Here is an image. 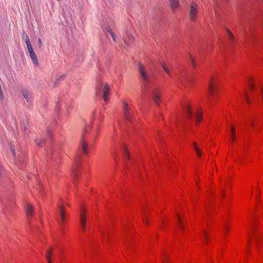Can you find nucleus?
Wrapping results in <instances>:
<instances>
[{"mask_svg": "<svg viewBox=\"0 0 263 263\" xmlns=\"http://www.w3.org/2000/svg\"><path fill=\"white\" fill-rule=\"evenodd\" d=\"M110 91V87L106 82H100L97 86V94H100L105 102L109 101Z\"/></svg>", "mask_w": 263, "mask_h": 263, "instance_id": "nucleus-1", "label": "nucleus"}, {"mask_svg": "<svg viewBox=\"0 0 263 263\" xmlns=\"http://www.w3.org/2000/svg\"><path fill=\"white\" fill-rule=\"evenodd\" d=\"M198 6L197 3L193 2L189 7V18L192 22L197 20L198 15Z\"/></svg>", "mask_w": 263, "mask_h": 263, "instance_id": "nucleus-2", "label": "nucleus"}, {"mask_svg": "<svg viewBox=\"0 0 263 263\" xmlns=\"http://www.w3.org/2000/svg\"><path fill=\"white\" fill-rule=\"evenodd\" d=\"M86 219H87V213L85 208L82 206L80 210V226L81 229L82 231L84 232L86 230Z\"/></svg>", "mask_w": 263, "mask_h": 263, "instance_id": "nucleus-3", "label": "nucleus"}, {"mask_svg": "<svg viewBox=\"0 0 263 263\" xmlns=\"http://www.w3.org/2000/svg\"><path fill=\"white\" fill-rule=\"evenodd\" d=\"M81 167V158L79 155L77 156L75 161L72 167V172L74 176V179H76L79 175Z\"/></svg>", "mask_w": 263, "mask_h": 263, "instance_id": "nucleus-4", "label": "nucleus"}, {"mask_svg": "<svg viewBox=\"0 0 263 263\" xmlns=\"http://www.w3.org/2000/svg\"><path fill=\"white\" fill-rule=\"evenodd\" d=\"M218 88L217 82L212 79L209 85V95L211 97L217 96V89Z\"/></svg>", "mask_w": 263, "mask_h": 263, "instance_id": "nucleus-5", "label": "nucleus"}, {"mask_svg": "<svg viewBox=\"0 0 263 263\" xmlns=\"http://www.w3.org/2000/svg\"><path fill=\"white\" fill-rule=\"evenodd\" d=\"M58 213L60 217L61 223H63L66 220V216L65 213L64 205L63 202H61L58 206Z\"/></svg>", "mask_w": 263, "mask_h": 263, "instance_id": "nucleus-6", "label": "nucleus"}, {"mask_svg": "<svg viewBox=\"0 0 263 263\" xmlns=\"http://www.w3.org/2000/svg\"><path fill=\"white\" fill-rule=\"evenodd\" d=\"M161 93L159 89H155L153 93V99L157 105H159L161 103Z\"/></svg>", "mask_w": 263, "mask_h": 263, "instance_id": "nucleus-7", "label": "nucleus"}, {"mask_svg": "<svg viewBox=\"0 0 263 263\" xmlns=\"http://www.w3.org/2000/svg\"><path fill=\"white\" fill-rule=\"evenodd\" d=\"M79 150L84 154L86 155L88 152V143L85 139H82L81 141Z\"/></svg>", "mask_w": 263, "mask_h": 263, "instance_id": "nucleus-8", "label": "nucleus"}, {"mask_svg": "<svg viewBox=\"0 0 263 263\" xmlns=\"http://www.w3.org/2000/svg\"><path fill=\"white\" fill-rule=\"evenodd\" d=\"M185 112L186 114L187 118L189 119H192L194 117V111L192 110V107L190 103H187L185 107Z\"/></svg>", "mask_w": 263, "mask_h": 263, "instance_id": "nucleus-9", "label": "nucleus"}, {"mask_svg": "<svg viewBox=\"0 0 263 263\" xmlns=\"http://www.w3.org/2000/svg\"><path fill=\"white\" fill-rule=\"evenodd\" d=\"M202 120V111L201 108H197L195 112V124L198 125Z\"/></svg>", "mask_w": 263, "mask_h": 263, "instance_id": "nucleus-10", "label": "nucleus"}, {"mask_svg": "<svg viewBox=\"0 0 263 263\" xmlns=\"http://www.w3.org/2000/svg\"><path fill=\"white\" fill-rule=\"evenodd\" d=\"M138 68L140 73L142 79L144 80H147L148 78V76L146 73V69L144 68V67L142 65L139 64Z\"/></svg>", "mask_w": 263, "mask_h": 263, "instance_id": "nucleus-11", "label": "nucleus"}, {"mask_svg": "<svg viewBox=\"0 0 263 263\" xmlns=\"http://www.w3.org/2000/svg\"><path fill=\"white\" fill-rule=\"evenodd\" d=\"M252 194H254L256 200L257 202H260V196H259V189L257 185L256 186H253L252 190Z\"/></svg>", "mask_w": 263, "mask_h": 263, "instance_id": "nucleus-12", "label": "nucleus"}, {"mask_svg": "<svg viewBox=\"0 0 263 263\" xmlns=\"http://www.w3.org/2000/svg\"><path fill=\"white\" fill-rule=\"evenodd\" d=\"M200 238L203 243L206 244L208 243L209 240V234L206 230H203Z\"/></svg>", "mask_w": 263, "mask_h": 263, "instance_id": "nucleus-13", "label": "nucleus"}, {"mask_svg": "<svg viewBox=\"0 0 263 263\" xmlns=\"http://www.w3.org/2000/svg\"><path fill=\"white\" fill-rule=\"evenodd\" d=\"M176 216L179 227L181 229L183 230L184 229V226L181 214L179 212H177L176 213Z\"/></svg>", "mask_w": 263, "mask_h": 263, "instance_id": "nucleus-14", "label": "nucleus"}, {"mask_svg": "<svg viewBox=\"0 0 263 263\" xmlns=\"http://www.w3.org/2000/svg\"><path fill=\"white\" fill-rule=\"evenodd\" d=\"M25 42H26V46L27 47V49H28L29 53L33 52H34L33 49L31 46V43L30 42V40H29V39L28 35H26Z\"/></svg>", "mask_w": 263, "mask_h": 263, "instance_id": "nucleus-15", "label": "nucleus"}, {"mask_svg": "<svg viewBox=\"0 0 263 263\" xmlns=\"http://www.w3.org/2000/svg\"><path fill=\"white\" fill-rule=\"evenodd\" d=\"M230 139L232 142H234L235 140V128L234 126H232L231 127V131L230 133Z\"/></svg>", "mask_w": 263, "mask_h": 263, "instance_id": "nucleus-16", "label": "nucleus"}, {"mask_svg": "<svg viewBox=\"0 0 263 263\" xmlns=\"http://www.w3.org/2000/svg\"><path fill=\"white\" fill-rule=\"evenodd\" d=\"M226 33L229 41L231 42H234V35L229 29L226 30Z\"/></svg>", "mask_w": 263, "mask_h": 263, "instance_id": "nucleus-17", "label": "nucleus"}, {"mask_svg": "<svg viewBox=\"0 0 263 263\" xmlns=\"http://www.w3.org/2000/svg\"><path fill=\"white\" fill-rule=\"evenodd\" d=\"M33 210L32 206L30 204H28L26 209L27 216L28 217L31 216L33 214Z\"/></svg>", "mask_w": 263, "mask_h": 263, "instance_id": "nucleus-18", "label": "nucleus"}, {"mask_svg": "<svg viewBox=\"0 0 263 263\" xmlns=\"http://www.w3.org/2000/svg\"><path fill=\"white\" fill-rule=\"evenodd\" d=\"M170 5L172 9L174 10L179 7V3L178 0H170Z\"/></svg>", "mask_w": 263, "mask_h": 263, "instance_id": "nucleus-19", "label": "nucleus"}, {"mask_svg": "<svg viewBox=\"0 0 263 263\" xmlns=\"http://www.w3.org/2000/svg\"><path fill=\"white\" fill-rule=\"evenodd\" d=\"M194 149L197 154V156L198 158H200L201 156V152L196 142H194L193 144Z\"/></svg>", "mask_w": 263, "mask_h": 263, "instance_id": "nucleus-20", "label": "nucleus"}, {"mask_svg": "<svg viewBox=\"0 0 263 263\" xmlns=\"http://www.w3.org/2000/svg\"><path fill=\"white\" fill-rule=\"evenodd\" d=\"M53 249L52 247H50L46 251V260H51Z\"/></svg>", "mask_w": 263, "mask_h": 263, "instance_id": "nucleus-21", "label": "nucleus"}, {"mask_svg": "<svg viewBox=\"0 0 263 263\" xmlns=\"http://www.w3.org/2000/svg\"><path fill=\"white\" fill-rule=\"evenodd\" d=\"M248 85L251 90H253L255 87V81L253 78H249L248 80Z\"/></svg>", "mask_w": 263, "mask_h": 263, "instance_id": "nucleus-22", "label": "nucleus"}, {"mask_svg": "<svg viewBox=\"0 0 263 263\" xmlns=\"http://www.w3.org/2000/svg\"><path fill=\"white\" fill-rule=\"evenodd\" d=\"M29 55H30V57L32 62H33V63L34 64H35L36 65H38V60H37V59L36 58V56L35 53L34 52L30 53H29Z\"/></svg>", "mask_w": 263, "mask_h": 263, "instance_id": "nucleus-23", "label": "nucleus"}, {"mask_svg": "<svg viewBox=\"0 0 263 263\" xmlns=\"http://www.w3.org/2000/svg\"><path fill=\"white\" fill-rule=\"evenodd\" d=\"M162 67L163 68V69H164V70L167 74H170L171 67H170V66H167L165 63H163L162 64Z\"/></svg>", "mask_w": 263, "mask_h": 263, "instance_id": "nucleus-24", "label": "nucleus"}, {"mask_svg": "<svg viewBox=\"0 0 263 263\" xmlns=\"http://www.w3.org/2000/svg\"><path fill=\"white\" fill-rule=\"evenodd\" d=\"M23 94L24 97V98L27 99V100L28 101L29 99L31 98V95L29 93V92L27 90H24L23 91Z\"/></svg>", "mask_w": 263, "mask_h": 263, "instance_id": "nucleus-25", "label": "nucleus"}, {"mask_svg": "<svg viewBox=\"0 0 263 263\" xmlns=\"http://www.w3.org/2000/svg\"><path fill=\"white\" fill-rule=\"evenodd\" d=\"M122 106L124 114L126 115L128 112V104L127 102L125 101H123L122 103Z\"/></svg>", "mask_w": 263, "mask_h": 263, "instance_id": "nucleus-26", "label": "nucleus"}, {"mask_svg": "<svg viewBox=\"0 0 263 263\" xmlns=\"http://www.w3.org/2000/svg\"><path fill=\"white\" fill-rule=\"evenodd\" d=\"M123 151L125 153V155L127 156V158L129 159V152L128 151V149H127V146L126 145V144H124L123 145Z\"/></svg>", "mask_w": 263, "mask_h": 263, "instance_id": "nucleus-27", "label": "nucleus"}, {"mask_svg": "<svg viewBox=\"0 0 263 263\" xmlns=\"http://www.w3.org/2000/svg\"><path fill=\"white\" fill-rule=\"evenodd\" d=\"M107 31L110 33V34L111 35L112 39L114 41H116V36L113 32V31L110 29V28H108L107 29Z\"/></svg>", "mask_w": 263, "mask_h": 263, "instance_id": "nucleus-28", "label": "nucleus"}, {"mask_svg": "<svg viewBox=\"0 0 263 263\" xmlns=\"http://www.w3.org/2000/svg\"><path fill=\"white\" fill-rule=\"evenodd\" d=\"M190 60L192 65L194 66L195 65V60L194 58L191 55H190Z\"/></svg>", "mask_w": 263, "mask_h": 263, "instance_id": "nucleus-29", "label": "nucleus"}, {"mask_svg": "<svg viewBox=\"0 0 263 263\" xmlns=\"http://www.w3.org/2000/svg\"><path fill=\"white\" fill-rule=\"evenodd\" d=\"M259 91L260 93V96L262 100H263V87H260L259 88Z\"/></svg>", "mask_w": 263, "mask_h": 263, "instance_id": "nucleus-30", "label": "nucleus"}, {"mask_svg": "<svg viewBox=\"0 0 263 263\" xmlns=\"http://www.w3.org/2000/svg\"><path fill=\"white\" fill-rule=\"evenodd\" d=\"M35 142H36V144H37L39 145H41V141L40 139H36Z\"/></svg>", "mask_w": 263, "mask_h": 263, "instance_id": "nucleus-31", "label": "nucleus"}, {"mask_svg": "<svg viewBox=\"0 0 263 263\" xmlns=\"http://www.w3.org/2000/svg\"><path fill=\"white\" fill-rule=\"evenodd\" d=\"M255 126V123L254 121H252L251 122V127L253 128Z\"/></svg>", "mask_w": 263, "mask_h": 263, "instance_id": "nucleus-32", "label": "nucleus"}, {"mask_svg": "<svg viewBox=\"0 0 263 263\" xmlns=\"http://www.w3.org/2000/svg\"><path fill=\"white\" fill-rule=\"evenodd\" d=\"M38 43H39L40 47H41L42 46V41H41V39H39Z\"/></svg>", "mask_w": 263, "mask_h": 263, "instance_id": "nucleus-33", "label": "nucleus"}, {"mask_svg": "<svg viewBox=\"0 0 263 263\" xmlns=\"http://www.w3.org/2000/svg\"><path fill=\"white\" fill-rule=\"evenodd\" d=\"M246 100H247V102L248 104H250V100L249 99V98H248V96H246Z\"/></svg>", "mask_w": 263, "mask_h": 263, "instance_id": "nucleus-34", "label": "nucleus"}, {"mask_svg": "<svg viewBox=\"0 0 263 263\" xmlns=\"http://www.w3.org/2000/svg\"><path fill=\"white\" fill-rule=\"evenodd\" d=\"M100 132V128L99 127H98L97 130H96V135H98L99 133Z\"/></svg>", "mask_w": 263, "mask_h": 263, "instance_id": "nucleus-35", "label": "nucleus"}, {"mask_svg": "<svg viewBox=\"0 0 263 263\" xmlns=\"http://www.w3.org/2000/svg\"><path fill=\"white\" fill-rule=\"evenodd\" d=\"M47 263H52L51 260H47Z\"/></svg>", "mask_w": 263, "mask_h": 263, "instance_id": "nucleus-36", "label": "nucleus"}, {"mask_svg": "<svg viewBox=\"0 0 263 263\" xmlns=\"http://www.w3.org/2000/svg\"><path fill=\"white\" fill-rule=\"evenodd\" d=\"M226 231L228 232V228H226Z\"/></svg>", "mask_w": 263, "mask_h": 263, "instance_id": "nucleus-37", "label": "nucleus"}, {"mask_svg": "<svg viewBox=\"0 0 263 263\" xmlns=\"http://www.w3.org/2000/svg\"><path fill=\"white\" fill-rule=\"evenodd\" d=\"M262 2H263V0H262Z\"/></svg>", "mask_w": 263, "mask_h": 263, "instance_id": "nucleus-38", "label": "nucleus"}]
</instances>
